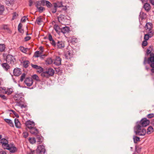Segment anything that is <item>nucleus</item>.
Segmentation results:
<instances>
[{"instance_id": "53", "label": "nucleus", "mask_w": 154, "mask_h": 154, "mask_svg": "<svg viewBox=\"0 0 154 154\" xmlns=\"http://www.w3.org/2000/svg\"><path fill=\"white\" fill-rule=\"evenodd\" d=\"M147 40H145V41H144L142 43V46H146L147 45Z\"/></svg>"}, {"instance_id": "57", "label": "nucleus", "mask_w": 154, "mask_h": 154, "mask_svg": "<svg viewBox=\"0 0 154 154\" xmlns=\"http://www.w3.org/2000/svg\"><path fill=\"white\" fill-rule=\"evenodd\" d=\"M23 134V137L25 138H26L28 136V133L27 132H24Z\"/></svg>"}, {"instance_id": "14", "label": "nucleus", "mask_w": 154, "mask_h": 154, "mask_svg": "<svg viewBox=\"0 0 154 154\" xmlns=\"http://www.w3.org/2000/svg\"><path fill=\"white\" fill-rule=\"evenodd\" d=\"M61 59L59 57H57L54 60V63L56 65L59 66L61 64Z\"/></svg>"}, {"instance_id": "43", "label": "nucleus", "mask_w": 154, "mask_h": 154, "mask_svg": "<svg viewBox=\"0 0 154 154\" xmlns=\"http://www.w3.org/2000/svg\"><path fill=\"white\" fill-rule=\"evenodd\" d=\"M41 5H42L41 4V2H40V1H37L36 2L35 6L37 8L40 7V6Z\"/></svg>"}, {"instance_id": "9", "label": "nucleus", "mask_w": 154, "mask_h": 154, "mask_svg": "<svg viewBox=\"0 0 154 154\" xmlns=\"http://www.w3.org/2000/svg\"><path fill=\"white\" fill-rule=\"evenodd\" d=\"M9 150L11 153H14L17 150V148L15 146L14 144H11L8 146V147L6 148V149Z\"/></svg>"}, {"instance_id": "46", "label": "nucleus", "mask_w": 154, "mask_h": 154, "mask_svg": "<svg viewBox=\"0 0 154 154\" xmlns=\"http://www.w3.org/2000/svg\"><path fill=\"white\" fill-rule=\"evenodd\" d=\"M28 19V18L25 16L23 17L21 20V22H25L26 20Z\"/></svg>"}, {"instance_id": "49", "label": "nucleus", "mask_w": 154, "mask_h": 154, "mask_svg": "<svg viewBox=\"0 0 154 154\" xmlns=\"http://www.w3.org/2000/svg\"><path fill=\"white\" fill-rule=\"evenodd\" d=\"M35 151L34 150L30 149V151L27 152V154H35Z\"/></svg>"}, {"instance_id": "2", "label": "nucleus", "mask_w": 154, "mask_h": 154, "mask_svg": "<svg viewBox=\"0 0 154 154\" xmlns=\"http://www.w3.org/2000/svg\"><path fill=\"white\" fill-rule=\"evenodd\" d=\"M152 49H147L145 55L146 56H149V57L147 59L146 57H145L143 62L144 65H145L147 62L152 68L150 70L152 72L151 75H152V73H154V53L152 52Z\"/></svg>"}, {"instance_id": "58", "label": "nucleus", "mask_w": 154, "mask_h": 154, "mask_svg": "<svg viewBox=\"0 0 154 154\" xmlns=\"http://www.w3.org/2000/svg\"><path fill=\"white\" fill-rule=\"evenodd\" d=\"M17 16L18 14H17L16 13H14L13 14V16L12 19L13 20Z\"/></svg>"}, {"instance_id": "42", "label": "nucleus", "mask_w": 154, "mask_h": 154, "mask_svg": "<svg viewBox=\"0 0 154 154\" xmlns=\"http://www.w3.org/2000/svg\"><path fill=\"white\" fill-rule=\"evenodd\" d=\"M5 9L3 5H0V14H2L4 11Z\"/></svg>"}, {"instance_id": "10", "label": "nucleus", "mask_w": 154, "mask_h": 154, "mask_svg": "<svg viewBox=\"0 0 154 154\" xmlns=\"http://www.w3.org/2000/svg\"><path fill=\"white\" fill-rule=\"evenodd\" d=\"M25 83L28 86H31L33 83V81L32 79L30 77H27L25 79L24 81Z\"/></svg>"}, {"instance_id": "28", "label": "nucleus", "mask_w": 154, "mask_h": 154, "mask_svg": "<svg viewBox=\"0 0 154 154\" xmlns=\"http://www.w3.org/2000/svg\"><path fill=\"white\" fill-rule=\"evenodd\" d=\"M65 65L67 69H70V67L73 66V64L71 63L66 62L65 64Z\"/></svg>"}, {"instance_id": "23", "label": "nucleus", "mask_w": 154, "mask_h": 154, "mask_svg": "<svg viewBox=\"0 0 154 154\" xmlns=\"http://www.w3.org/2000/svg\"><path fill=\"white\" fill-rule=\"evenodd\" d=\"M4 120L11 127H13L14 126L13 123L12 122L11 120L7 119H5Z\"/></svg>"}, {"instance_id": "40", "label": "nucleus", "mask_w": 154, "mask_h": 154, "mask_svg": "<svg viewBox=\"0 0 154 154\" xmlns=\"http://www.w3.org/2000/svg\"><path fill=\"white\" fill-rule=\"evenodd\" d=\"M38 11L40 12H42L44 10H45V9L44 8L42 7H39L38 8H37Z\"/></svg>"}, {"instance_id": "47", "label": "nucleus", "mask_w": 154, "mask_h": 154, "mask_svg": "<svg viewBox=\"0 0 154 154\" xmlns=\"http://www.w3.org/2000/svg\"><path fill=\"white\" fill-rule=\"evenodd\" d=\"M154 116V113H150L148 114L147 115V117L148 118H151Z\"/></svg>"}, {"instance_id": "61", "label": "nucleus", "mask_w": 154, "mask_h": 154, "mask_svg": "<svg viewBox=\"0 0 154 154\" xmlns=\"http://www.w3.org/2000/svg\"><path fill=\"white\" fill-rule=\"evenodd\" d=\"M5 45L3 44H0V48H5Z\"/></svg>"}, {"instance_id": "56", "label": "nucleus", "mask_w": 154, "mask_h": 154, "mask_svg": "<svg viewBox=\"0 0 154 154\" xmlns=\"http://www.w3.org/2000/svg\"><path fill=\"white\" fill-rule=\"evenodd\" d=\"M20 106V107L21 109H23V108H26L27 107V105L25 103L22 104Z\"/></svg>"}, {"instance_id": "50", "label": "nucleus", "mask_w": 154, "mask_h": 154, "mask_svg": "<svg viewBox=\"0 0 154 154\" xmlns=\"http://www.w3.org/2000/svg\"><path fill=\"white\" fill-rule=\"evenodd\" d=\"M10 111L12 112L13 113L16 117L18 118L19 117V116L18 114L16 113V112H15L14 110H10Z\"/></svg>"}, {"instance_id": "11", "label": "nucleus", "mask_w": 154, "mask_h": 154, "mask_svg": "<svg viewBox=\"0 0 154 154\" xmlns=\"http://www.w3.org/2000/svg\"><path fill=\"white\" fill-rule=\"evenodd\" d=\"M72 50L68 51L65 53L64 54L65 58L67 59H70L72 57L73 55V52Z\"/></svg>"}, {"instance_id": "62", "label": "nucleus", "mask_w": 154, "mask_h": 154, "mask_svg": "<svg viewBox=\"0 0 154 154\" xmlns=\"http://www.w3.org/2000/svg\"><path fill=\"white\" fill-rule=\"evenodd\" d=\"M31 38L30 37V36H27L25 37V39L26 41H27L29 40Z\"/></svg>"}, {"instance_id": "30", "label": "nucleus", "mask_w": 154, "mask_h": 154, "mask_svg": "<svg viewBox=\"0 0 154 154\" xmlns=\"http://www.w3.org/2000/svg\"><path fill=\"white\" fill-rule=\"evenodd\" d=\"M22 25L21 23H20L18 26V30L19 32L21 33H23L24 32L23 29H22Z\"/></svg>"}, {"instance_id": "8", "label": "nucleus", "mask_w": 154, "mask_h": 154, "mask_svg": "<svg viewBox=\"0 0 154 154\" xmlns=\"http://www.w3.org/2000/svg\"><path fill=\"white\" fill-rule=\"evenodd\" d=\"M0 141V143L2 144L3 148L4 149H6V148L8 147L10 145V144H8V140L5 139H1Z\"/></svg>"}, {"instance_id": "44", "label": "nucleus", "mask_w": 154, "mask_h": 154, "mask_svg": "<svg viewBox=\"0 0 154 154\" xmlns=\"http://www.w3.org/2000/svg\"><path fill=\"white\" fill-rule=\"evenodd\" d=\"M26 76V74L25 73H23L22 75L21 76L20 81L21 82H22L24 79H25Z\"/></svg>"}, {"instance_id": "20", "label": "nucleus", "mask_w": 154, "mask_h": 154, "mask_svg": "<svg viewBox=\"0 0 154 154\" xmlns=\"http://www.w3.org/2000/svg\"><path fill=\"white\" fill-rule=\"evenodd\" d=\"M14 123L16 128H21V124L18 119L15 118L14 119Z\"/></svg>"}, {"instance_id": "64", "label": "nucleus", "mask_w": 154, "mask_h": 154, "mask_svg": "<svg viewBox=\"0 0 154 154\" xmlns=\"http://www.w3.org/2000/svg\"><path fill=\"white\" fill-rule=\"evenodd\" d=\"M29 5L30 6H31L33 2L32 0H29Z\"/></svg>"}, {"instance_id": "45", "label": "nucleus", "mask_w": 154, "mask_h": 154, "mask_svg": "<svg viewBox=\"0 0 154 154\" xmlns=\"http://www.w3.org/2000/svg\"><path fill=\"white\" fill-rule=\"evenodd\" d=\"M31 65L32 66V67L34 69H37L38 67V66L36 64H33L31 63Z\"/></svg>"}, {"instance_id": "39", "label": "nucleus", "mask_w": 154, "mask_h": 154, "mask_svg": "<svg viewBox=\"0 0 154 154\" xmlns=\"http://www.w3.org/2000/svg\"><path fill=\"white\" fill-rule=\"evenodd\" d=\"M45 5H46L47 7L48 8H51L52 6V5L51 3L48 1H47L46 2Z\"/></svg>"}, {"instance_id": "4", "label": "nucleus", "mask_w": 154, "mask_h": 154, "mask_svg": "<svg viewBox=\"0 0 154 154\" xmlns=\"http://www.w3.org/2000/svg\"><path fill=\"white\" fill-rule=\"evenodd\" d=\"M6 61L8 63L12 65L14 64L16 61L15 59L13 56L10 54L8 55L6 58Z\"/></svg>"}, {"instance_id": "17", "label": "nucleus", "mask_w": 154, "mask_h": 154, "mask_svg": "<svg viewBox=\"0 0 154 154\" xmlns=\"http://www.w3.org/2000/svg\"><path fill=\"white\" fill-rule=\"evenodd\" d=\"M30 132L31 134L36 135L39 133L38 130L35 127L30 130Z\"/></svg>"}, {"instance_id": "5", "label": "nucleus", "mask_w": 154, "mask_h": 154, "mask_svg": "<svg viewBox=\"0 0 154 154\" xmlns=\"http://www.w3.org/2000/svg\"><path fill=\"white\" fill-rule=\"evenodd\" d=\"M147 33L145 35L144 38L145 40H148L149 38L152 37L154 34V31L152 29L146 30Z\"/></svg>"}, {"instance_id": "24", "label": "nucleus", "mask_w": 154, "mask_h": 154, "mask_svg": "<svg viewBox=\"0 0 154 154\" xmlns=\"http://www.w3.org/2000/svg\"><path fill=\"white\" fill-rule=\"evenodd\" d=\"M153 131L154 130L152 127L150 126L147 129L146 133L147 134H150L152 133Z\"/></svg>"}, {"instance_id": "41", "label": "nucleus", "mask_w": 154, "mask_h": 154, "mask_svg": "<svg viewBox=\"0 0 154 154\" xmlns=\"http://www.w3.org/2000/svg\"><path fill=\"white\" fill-rule=\"evenodd\" d=\"M51 44L54 47H56V43L54 40H52L50 41Z\"/></svg>"}, {"instance_id": "21", "label": "nucleus", "mask_w": 154, "mask_h": 154, "mask_svg": "<svg viewBox=\"0 0 154 154\" xmlns=\"http://www.w3.org/2000/svg\"><path fill=\"white\" fill-rule=\"evenodd\" d=\"M145 28L146 30L152 29V24L150 23H147L146 25Z\"/></svg>"}, {"instance_id": "60", "label": "nucleus", "mask_w": 154, "mask_h": 154, "mask_svg": "<svg viewBox=\"0 0 154 154\" xmlns=\"http://www.w3.org/2000/svg\"><path fill=\"white\" fill-rule=\"evenodd\" d=\"M52 12L53 13H55L57 11V8H54L51 9Z\"/></svg>"}, {"instance_id": "12", "label": "nucleus", "mask_w": 154, "mask_h": 154, "mask_svg": "<svg viewBox=\"0 0 154 154\" xmlns=\"http://www.w3.org/2000/svg\"><path fill=\"white\" fill-rule=\"evenodd\" d=\"M23 95L22 94H16L14 96L13 98L15 100L19 101L22 100L23 99Z\"/></svg>"}, {"instance_id": "29", "label": "nucleus", "mask_w": 154, "mask_h": 154, "mask_svg": "<svg viewBox=\"0 0 154 154\" xmlns=\"http://www.w3.org/2000/svg\"><path fill=\"white\" fill-rule=\"evenodd\" d=\"M143 7L145 9L148 11L150 9V4L148 3H146L143 5Z\"/></svg>"}, {"instance_id": "52", "label": "nucleus", "mask_w": 154, "mask_h": 154, "mask_svg": "<svg viewBox=\"0 0 154 154\" xmlns=\"http://www.w3.org/2000/svg\"><path fill=\"white\" fill-rule=\"evenodd\" d=\"M48 39L49 41L54 40L51 35L50 34H49L48 35Z\"/></svg>"}, {"instance_id": "54", "label": "nucleus", "mask_w": 154, "mask_h": 154, "mask_svg": "<svg viewBox=\"0 0 154 154\" xmlns=\"http://www.w3.org/2000/svg\"><path fill=\"white\" fill-rule=\"evenodd\" d=\"M46 1H47L45 0H41V1H40V2H41V4L42 5L45 6V5Z\"/></svg>"}, {"instance_id": "15", "label": "nucleus", "mask_w": 154, "mask_h": 154, "mask_svg": "<svg viewBox=\"0 0 154 154\" xmlns=\"http://www.w3.org/2000/svg\"><path fill=\"white\" fill-rule=\"evenodd\" d=\"M21 73L20 69L19 68L14 69L13 71V74L16 76H19Z\"/></svg>"}, {"instance_id": "55", "label": "nucleus", "mask_w": 154, "mask_h": 154, "mask_svg": "<svg viewBox=\"0 0 154 154\" xmlns=\"http://www.w3.org/2000/svg\"><path fill=\"white\" fill-rule=\"evenodd\" d=\"M20 50L23 52L25 53V54H27V50L29 49H20Z\"/></svg>"}, {"instance_id": "37", "label": "nucleus", "mask_w": 154, "mask_h": 154, "mask_svg": "<svg viewBox=\"0 0 154 154\" xmlns=\"http://www.w3.org/2000/svg\"><path fill=\"white\" fill-rule=\"evenodd\" d=\"M53 60L51 58H49L47 59L46 60V63L48 64H51L53 63Z\"/></svg>"}, {"instance_id": "36", "label": "nucleus", "mask_w": 154, "mask_h": 154, "mask_svg": "<svg viewBox=\"0 0 154 154\" xmlns=\"http://www.w3.org/2000/svg\"><path fill=\"white\" fill-rule=\"evenodd\" d=\"M78 42V39L76 38L73 37L71 39V42L72 43H77Z\"/></svg>"}, {"instance_id": "34", "label": "nucleus", "mask_w": 154, "mask_h": 154, "mask_svg": "<svg viewBox=\"0 0 154 154\" xmlns=\"http://www.w3.org/2000/svg\"><path fill=\"white\" fill-rule=\"evenodd\" d=\"M32 78L33 79L37 81H39L40 79L39 77L36 74H34L32 76Z\"/></svg>"}, {"instance_id": "1", "label": "nucleus", "mask_w": 154, "mask_h": 154, "mask_svg": "<svg viewBox=\"0 0 154 154\" xmlns=\"http://www.w3.org/2000/svg\"><path fill=\"white\" fill-rule=\"evenodd\" d=\"M149 123V120L146 118H143L140 121H137L134 127V133L137 135L145 136L146 133V131L144 127L148 125Z\"/></svg>"}, {"instance_id": "32", "label": "nucleus", "mask_w": 154, "mask_h": 154, "mask_svg": "<svg viewBox=\"0 0 154 154\" xmlns=\"http://www.w3.org/2000/svg\"><path fill=\"white\" fill-rule=\"evenodd\" d=\"M13 91V89L11 88H8L5 91V93L8 95L11 94Z\"/></svg>"}, {"instance_id": "59", "label": "nucleus", "mask_w": 154, "mask_h": 154, "mask_svg": "<svg viewBox=\"0 0 154 154\" xmlns=\"http://www.w3.org/2000/svg\"><path fill=\"white\" fill-rule=\"evenodd\" d=\"M144 15L145 14H143V15H142L141 13H140V15L139 16V19H140V20L141 19V20H142L143 19H144V15Z\"/></svg>"}, {"instance_id": "22", "label": "nucleus", "mask_w": 154, "mask_h": 154, "mask_svg": "<svg viewBox=\"0 0 154 154\" xmlns=\"http://www.w3.org/2000/svg\"><path fill=\"white\" fill-rule=\"evenodd\" d=\"M54 8H60L62 6V3L61 2H57L53 3Z\"/></svg>"}, {"instance_id": "63", "label": "nucleus", "mask_w": 154, "mask_h": 154, "mask_svg": "<svg viewBox=\"0 0 154 154\" xmlns=\"http://www.w3.org/2000/svg\"><path fill=\"white\" fill-rule=\"evenodd\" d=\"M5 3L8 5H9L10 4H11L10 2L9 1V0H5Z\"/></svg>"}, {"instance_id": "27", "label": "nucleus", "mask_w": 154, "mask_h": 154, "mask_svg": "<svg viewBox=\"0 0 154 154\" xmlns=\"http://www.w3.org/2000/svg\"><path fill=\"white\" fill-rule=\"evenodd\" d=\"M69 31V28L67 26L63 27L61 29V31L63 33L68 32Z\"/></svg>"}, {"instance_id": "26", "label": "nucleus", "mask_w": 154, "mask_h": 154, "mask_svg": "<svg viewBox=\"0 0 154 154\" xmlns=\"http://www.w3.org/2000/svg\"><path fill=\"white\" fill-rule=\"evenodd\" d=\"M43 17L42 16H39L38 17L36 20L37 23L38 25H41L43 22Z\"/></svg>"}, {"instance_id": "25", "label": "nucleus", "mask_w": 154, "mask_h": 154, "mask_svg": "<svg viewBox=\"0 0 154 154\" xmlns=\"http://www.w3.org/2000/svg\"><path fill=\"white\" fill-rule=\"evenodd\" d=\"M36 137L37 142H38L39 144L41 143L43 140V137L40 135H37Z\"/></svg>"}, {"instance_id": "6", "label": "nucleus", "mask_w": 154, "mask_h": 154, "mask_svg": "<svg viewBox=\"0 0 154 154\" xmlns=\"http://www.w3.org/2000/svg\"><path fill=\"white\" fill-rule=\"evenodd\" d=\"M36 151L37 154H45L46 151L45 146L42 145H38Z\"/></svg>"}, {"instance_id": "48", "label": "nucleus", "mask_w": 154, "mask_h": 154, "mask_svg": "<svg viewBox=\"0 0 154 154\" xmlns=\"http://www.w3.org/2000/svg\"><path fill=\"white\" fill-rule=\"evenodd\" d=\"M54 29L57 32L58 31V30L59 29V27L57 25L55 24L54 26Z\"/></svg>"}, {"instance_id": "35", "label": "nucleus", "mask_w": 154, "mask_h": 154, "mask_svg": "<svg viewBox=\"0 0 154 154\" xmlns=\"http://www.w3.org/2000/svg\"><path fill=\"white\" fill-rule=\"evenodd\" d=\"M29 142L32 144H34L36 142V140L35 138H29Z\"/></svg>"}, {"instance_id": "51", "label": "nucleus", "mask_w": 154, "mask_h": 154, "mask_svg": "<svg viewBox=\"0 0 154 154\" xmlns=\"http://www.w3.org/2000/svg\"><path fill=\"white\" fill-rule=\"evenodd\" d=\"M0 97H1L2 99L5 100H6L7 98L6 96L3 94H0Z\"/></svg>"}, {"instance_id": "16", "label": "nucleus", "mask_w": 154, "mask_h": 154, "mask_svg": "<svg viewBox=\"0 0 154 154\" xmlns=\"http://www.w3.org/2000/svg\"><path fill=\"white\" fill-rule=\"evenodd\" d=\"M40 50L39 51H37L35 52L34 57H40L41 54H42V52L43 51L44 49H40Z\"/></svg>"}, {"instance_id": "38", "label": "nucleus", "mask_w": 154, "mask_h": 154, "mask_svg": "<svg viewBox=\"0 0 154 154\" xmlns=\"http://www.w3.org/2000/svg\"><path fill=\"white\" fill-rule=\"evenodd\" d=\"M37 68L38 69H37L36 70H37V71L38 72H39V73H42L43 72V68L40 66H39Z\"/></svg>"}, {"instance_id": "33", "label": "nucleus", "mask_w": 154, "mask_h": 154, "mask_svg": "<svg viewBox=\"0 0 154 154\" xmlns=\"http://www.w3.org/2000/svg\"><path fill=\"white\" fill-rule=\"evenodd\" d=\"M133 138L134 142L135 143H137V141H140V138L139 137L135 136H133Z\"/></svg>"}, {"instance_id": "7", "label": "nucleus", "mask_w": 154, "mask_h": 154, "mask_svg": "<svg viewBox=\"0 0 154 154\" xmlns=\"http://www.w3.org/2000/svg\"><path fill=\"white\" fill-rule=\"evenodd\" d=\"M25 124L26 127L29 130L35 127V123L33 121L29 120L25 122Z\"/></svg>"}, {"instance_id": "19", "label": "nucleus", "mask_w": 154, "mask_h": 154, "mask_svg": "<svg viewBox=\"0 0 154 154\" xmlns=\"http://www.w3.org/2000/svg\"><path fill=\"white\" fill-rule=\"evenodd\" d=\"M1 65L5 71H8V70L10 68V66L8 64V63L7 62L6 63H2Z\"/></svg>"}, {"instance_id": "18", "label": "nucleus", "mask_w": 154, "mask_h": 154, "mask_svg": "<svg viewBox=\"0 0 154 154\" xmlns=\"http://www.w3.org/2000/svg\"><path fill=\"white\" fill-rule=\"evenodd\" d=\"M56 46L58 48H64L65 46L64 43L63 41H58L56 43Z\"/></svg>"}, {"instance_id": "13", "label": "nucleus", "mask_w": 154, "mask_h": 154, "mask_svg": "<svg viewBox=\"0 0 154 154\" xmlns=\"http://www.w3.org/2000/svg\"><path fill=\"white\" fill-rule=\"evenodd\" d=\"M58 19L60 22H61V23L63 24H65V22H66L67 19L64 15H60L58 17Z\"/></svg>"}, {"instance_id": "3", "label": "nucleus", "mask_w": 154, "mask_h": 154, "mask_svg": "<svg viewBox=\"0 0 154 154\" xmlns=\"http://www.w3.org/2000/svg\"><path fill=\"white\" fill-rule=\"evenodd\" d=\"M54 70L51 68L47 69L45 71H43L41 74L42 76L43 77L48 78L52 76L54 74Z\"/></svg>"}, {"instance_id": "31", "label": "nucleus", "mask_w": 154, "mask_h": 154, "mask_svg": "<svg viewBox=\"0 0 154 154\" xmlns=\"http://www.w3.org/2000/svg\"><path fill=\"white\" fill-rule=\"evenodd\" d=\"M29 64V62L28 60L24 61L23 62V65L24 67L25 68H27Z\"/></svg>"}]
</instances>
